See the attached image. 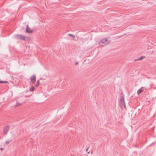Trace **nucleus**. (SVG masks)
<instances>
[{
  "mask_svg": "<svg viewBox=\"0 0 156 156\" xmlns=\"http://www.w3.org/2000/svg\"><path fill=\"white\" fill-rule=\"evenodd\" d=\"M8 83V81H0V83Z\"/></svg>",
  "mask_w": 156,
  "mask_h": 156,
  "instance_id": "f8f14e48",
  "label": "nucleus"
},
{
  "mask_svg": "<svg viewBox=\"0 0 156 156\" xmlns=\"http://www.w3.org/2000/svg\"><path fill=\"white\" fill-rule=\"evenodd\" d=\"M4 148L3 147H1L0 148V150H1L2 151H3L4 150Z\"/></svg>",
  "mask_w": 156,
  "mask_h": 156,
  "instance_id": "ddd939ff",
  "label": "nucleus"
},
{
  "mask_svg": "<svg viewBox=\"0 0 156 156\" xmlns=\"http://www.w3.org/2000/svg\"><path fill=\"white\" fill-rule=\"evenodd\" d=\"M10 140H5L4 142V146L8 145L10 143Z\"/></svg>",
  "mask_w": 156,
  "mask_h": 156,
  "instance_id": "0eeeda50",
  "label": "nucleus"
},
{
  "mask_svg": "<svg viewBox=\"0 0 156 156\" xmlns=\"http://www.w3.org/2000/svg\"><path fill=\"white\" fill-rule=\"evenodd\" d=\"M18 37L19 38L22 40H24L25 37L24 36L22 35H18Z\"/></svg>",
  "mask_w": 156,
  "mask_h": 156,
  "instance_id": "1a4fd4ad",
  "label": "nucleus"
},
{
  "mask_svg": "<svg viewBox=\"0 0 156 156\" xmlns=\"http://www.w3.org/2000/svg\"><path fill=\"white\" fill-rule=\"evenodd\" d=\"M34 87H31L30 88V91H33L34 90Z\"/></svg>",
  "mask_w": 156,
  "mask_h": 156,
  "instance_id": "9b49d317",
  "label": "nucleus"
},
{
  "mask_svg": "<svg viewBox=\"0 0 156 156\" xmlns=\"http://www.w3.org/2000/svg\"><path fill=\"white\" fill-rule=\"evenodd\" d=\"M26 32L28 33H31L33 32V30L28 25H27L26 29Z\"/></svg>",
  "mask_w": 156,
  "mask_h": 156,
  "instance_id": "7ed1b4c3",
  "label": "nucleus"
},
{
  "mask_svg": "<svg viewBox=\"0 0 156 156\" xmlns=\"http://www.w3.org/2000/svg\"><path fill=\"white\" fill-rule=\"evenodd\" d=\"M75 65H77L78 64V63L77 62H76L75 63Z\"/></svg>",
  "mask_w": 156,
  "mask_h": 156,
  "instance_id": "2eb2a0df",
  "label": "nucleus"
},
{
  "mask_svg": "<svg viewBox=\"0 0 156 156\" xmlns=\"http://www.w3.org/2000/svg\"><path fill=\"white\" fill-rule=\"evenodd\" d=\"M144 90V88L143 87H142L140 89L137 91V94H140L141 93L143 92Z\"/></svg>",
  "mask_w": 156,
  "mask_h": 156,
  "instance_id": "423d86ee",
  "label": "nucleus"
},
{
  "mask_svg": "<svg viewBox=\"0 0 156 156\" xmlns=\"http://www.w3.org/2000/svg\"><path fill=\"white\" fill-rule=\"evenodd\" d=\"M107 40L106 38H104L99 42V44L101 46H104L107 44Z\"/></svg>",
  "mask_w": 156,
  "mask_h": 156,
  "instance_id": "f03ea898",
  "label": "nucleus"
},
{
  "mask_svg": "<svg viewBox=\"0 0 156 156\" xmlns=\"http://www.w3.org/2000/svg\"><path fill=\"white\" fill-rule=\"evenodd\" d=\"M145 57L143 56H141L140 58H138L135 59L134 60L135 61H140L142 60L143 58H144Z\"/></svg>",
  "mask_w": 156,
  "mask_h": 156,
  "instance_id": "6e6552de",
  "label": "nucleus"
},
{
  "mask_svg": "<svg viewBox=\"0 0 156 156\" xmlns=\"http://www.w3.org/2000/svg\"><path fill=\"white\" fill-rule=\"evenodd\" d=\"M124 96L122 94H120L119 96V102L121 107L124 106L126 108V106L124 102Z\"/></svg>",
  "mask_w": 156,
  "mask_h": 156,
  "instance_id": "f257e3e1",
  "label": "nucleus"
},
{
  "mask_svg": "<svg viewBox=\"0 0 156 156\" xmlns=\"http://www.w3.org/2000/svg\"><path fill=\"white\" fill-rule=\"evenodd\" d=\"M39 84H40V81H39V80H38L37 81V83L36 84L35 86L36 87H38L39 85Z\"/></svg>",
  "mask_w": 156,
  "mask_h": 156,
  "instance_id": "9d476101",
  "label": "nucleus"
},
{
  "mask_svg": "<svg viewBox=\"0 0 156 156\" xmlns=\"http://www.w3.org/2000/svg\"><path fill=\"white\" fill-rule=\"evenodd\" d=\"M30 81L32 83H34L36 81V77L35 76H32L30 78Z\"/></svg>",
  "mask_w": 156,
  "mask_h": 156,
  "instance_id": "20e7f679",
  "label": "nucleus"
},
{
  "mask_svg": "<svg viewBox=\"0 0 156 156\" xmlns=\"http://www.w3.org/2000/svg\"><path fill=\"white\" fill-rule=\"evenodd\" d=\"M70 36H71V37H73V38H75V36H74L73 35V34H69V35Z\"/></svg>",
  "mask_w": 156,
  "mask_h": 156,
  "instance_id": "4468645a",
  "label": "nucleus"
},
{
  "mask_svg": "<svg viewBox=\"0 0 156 156\" xmlns=\"http://www.w3.org/2000/svg\"><path fill=\"white\" fill-rule=\"evenodd\" d=\"M9 127L8 126H5L4 128L3 132L4 134H6L9 131Z\"/></svg>",
  "mask_w": 156,
  "mask_h": 156,
  "instance_id": "39448f33",
  "label": "nucleus"
}]
</instances>
